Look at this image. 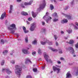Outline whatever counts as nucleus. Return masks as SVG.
<instances>
[{
    "mask_svg": "<svg viewBox=\"0 0 78 78\" xmlns=\"http://www.w3.org/2000/svg\"><path fill=\"white\" fill-rule=\"evenodd\" d=\"M69 65H70V66H72V65L73 64H72V63H69Z\"/></svg>",
    "mask_w": 78,
    "mask_h": 78,
    "instance_id": "obj_59",
    "label": "nucleus"
},
{
    "mask_svg": "<svg viewBox=\"0 0 78 78\" xmlns=\"http://www.w3.org/2000/svg\"><path fill=\"white\" fill-rule=\"evenodd\" d=\"M24 5H28V2H25L24 3Z\"/></svg>",
    "mask_w": 78,
    "mask_h": 78,
    "instance_id": "obj_44",
    "label": "nucleus"
},
{
    "mask_svg": "<svg viewBox=\"0 0 78 78\" xmlns=\"http://www.w3.org/2000/svg\"><path fill=\"white\" fill-rule=\"evenodd\" d=\"M48 48L50 50H51L52 51H58V50L57 49L53 48L51 47H48Z\"/></svg>",
    "mask_w": 78,
    "mask_h": 78,
    "instance_id": "obj_14",
    "label": "nucleus"
},
{
    "mask_svg": "<svg viewBox=\"0 0 78 78\" xmlns=\"http://www.w3.org/2000/svg\"><path fill=\"white\" fill-rule=\"evenodd\" d=\"M73 42H74L73 40H71L69 42V44H73Z\"/></svg>",
    "mask_w": 78,
    "mask_h": 78,
    "instance_id": "obj_23",
    "label": "nucleus"
},
{
    "mask_svg": "<svg viewBox=\"0 0 78 78\" xmlns=\"http://www.w3.org/2000/svg\"><path fill=\"white\" fill-rule=\"evenodd\" d=\"M41 60H42V59H41V58H40L38 59V61H41Z\"/></svg>",
    "mask_w": 78,
    "mask_h": 78,
    "instance_id": "obj_58",
    "label": "nucleus"
},
{
    "mask_svg": "<svg viewBox=\"0 0 78 78\" xmlns=\"http://www.w3.org/2000/svg\"><path fill=\"white\" fill-rule=\"evenodd\" d=\"M43 32H44V33H45V29H44L43 30Z\"/></svg>",
    "mask_w": 78,
    "mask_h": 78,
    "instance_id": "obj_57",
    "label": "nucleus"
},
{
    "mask_svg": "<svg viewBox=\"0 0 78 78\" xmlns=\"http://www.w3.org/2000/svg\"><path fill=\"white\" fill-rule=\"evenodd\" d=\"M7 28L10 31H11V33L14 34H16L14 33H15V30H17L16 27V24L12 23L9 26V27H8Z\"/></svg>",
    "mask_w": 78,
    "mask_h": 78,
    "instance_id": "obj_2",
    "label": "nucleus"
},
{
    "mask_svg": "<svg viewBox=\"0 0 78 78\" xmlns=\"http://www.w3.org/2000/svg\"><path fill=\"white\" fill-rule=\"evenodd\" d=\"M75 47L76 48H78V43L75 45Z\"/></svg>",
    "mask_w": 78,
    "mask_h": 78,
    "instance_id": "obj_41",
    "label": "nucleus"
},
{
    "mask_svg": "<svg viewBox=\"0 0 78 78\" xmlns=\"http://www.w3.org/2000/svg\"><path fill=\"white\" fill-rule=\"evenodd\" d=\"M57 63H58V64H61V62L60 61H57Z\"/></svg>",
    "mask_w": 78,
    "mask_h": 78,
    "instance_id": "obj_49",
    "label": "nucleus"
},
{
    "mask_svg": "<svg viewBox=\"0 0 78 78\" xmlns=\"http://www.w3.org/2000/svg\"><path fill=\"white\" fill-rule=\"evenodd\" d=\"M46 5L45 0H44L43 1V2L40 5L39 8L37 9V11H40L41 9H43L45 8Z\"/></svg>",
    "mask_w": 78,
    "mask_h": 78,
    "instance_id": "obj_4",
    "label": "nucleus"
},
{
    "mask_svg": "<svg viewBox=\"0 0 78 78\" xmlns=\"http://www.w3.org/2000/svg\"><path fill=\"white\" fill-rule=\"evenodd\" d=\"M55 45L56 46H58V43L57 42H56Z\"/></svg>",
    "mask_w": 78,
    "mask_h": 78,
    "instance_id": "obj_52",
    "label": "nucleus"
},
{
    "mask_svg": "<svg viewBox=\"0 0 78 78\" xmlns=\"http://www.w3.org/2000/svg\"><path fill=\"white\" fill-rule=\"evenodd\" d=\"M33 2V0H30V2H28V5H31Z\"/></svg>",
    "mask_w": 78,
    "mask_h": 78,
    "instance_id": "obj_25",
    "label": "nucleus"
},
{
    "mask_svg": "<svg viewBox=\"0 0 78 78\" xmlns=\"http://www.w3.org/2000/svg\"><path fill=\"white\" fill-rule=\"evenodd\" d=\"M8 51L7 50H5L3 51V54L4 55H6L8 53Z\"/></svg>",
    "mask_w": 78,
    "mask_h": 78,
    "instance_id": "obj_19",
    "label": "nucleus"
},
{
    "mask_svg": "<svg viewBox=\"0 0 78 78\" xmlns=\"http://www.w3.org/2000/svg\"><path fill=\"white\" fill-rule=\"evenodd\" d=\"M74 2V0H73L71 2V5L73 6V3Z\"/></svg>",
    "mask_w": 78,
    "mask_h": 78,
    "instance_id": "obj_37",
    "label": "nucleus"
},
{
    "mask_svg": "<svg viewBox=\"0 0 78 78\" xmlns=\"http://www.w3.org/2000/svg\"><path fill=\"white\" fill-rule=\"evenodd\" d=\"M24 31L25 33H28V32H29L28 30H24Z\"/></svg>",
    "mask_w": 78,
    "mask_h": 78,
    "instance_id": "obj_46",
    "label": "nucleus"
},
{
    "mask_svg": "<svg viewBox=\"0 0 78 78\" xmlns=\"http://www.w3.org/2000/svg\"><path fill=\"white\" fill-rule=\"evenodd\" d=\"M52 69L54 72H56L57 71V73H59L61 71V69L55 66H53L52 67Z\"/></svg>",
    "mask_w": 78,
    "mask_h": 78,
    "instance_id": "obj_6",
    "label": "nucleus"
},
{
    "mask_svg": "<svg viewBox=\"0 0 78 78\" xmlns=\"http://www.w3.org/2000/svg\"><path fill=\"white\" fill-rule=\"evenodd\" d=\"M41 69L42 70H44V69H45V66H42L41 67Z\"/></svg>",
    "mask_w": 78,
    "mask_h": 78,
    "instance_id": "obj_53",
    "label": "nucleus"
},
{
    "mask_svg": "<svg viewBox=\"0 0 78 78\" xmlns=\"http://www.w3.org/2000/svg\"><path fill=\"white\" fill-rule=\"evenodd\" d=\"M66 78H70L71 77V74L70 73V72L68 71L67 73L66 74Z\"/></svg>",
    "mask_w": 78,
    "mask_h": 78,
    "instance_id": "obj_17",
    "label": "nucleus"
},
{
    "mask_svg": "<svg viewBox=\"0 0 78 78\" xmlns=\"http://www.w3.org/2000/svg\"><path fill=\"white\" fill-rule=\"evenodd\" d=\"M57 67H59V68H61V66H57Z\"/></svg>",
    "mask_w": 78,
    "mask_h": 78,
    "instance_id": "obj_60",
    "label": "nucleus"
},
{
    "mask_svg": "<svg viewBox=\"0 0 78 78\" xmlns=\"http://www.w3.org/2000/svg\"><path fill=\"white\" fill-rule=\"evenodd\" d=\"M53 21L54 22H57V21H58V19H56V18H55L53 19Z\"/></svg>",
    "mask_w": 78,
    "mask_h": 78,
    "instance_id": "obj_30",
    "label": "nucleus"
},
{
    "mask_svg": "<svg viewBox=\"0 0 78 78\" xmlns=\"http://www.w3.org/2000/svg\"><path fill=\"white\" fill-rule=\"evenodd\" d=\"M21 14L23 16H28V13L25 12H22L21 13Z\"/></svg>",
    "mask_w": 78,
    "mask_h": 78,
    "instance_id": "obj_15",
    "label": "nucleus"
},
{
    "mask_svg": "<svg viewBox=\"0 0 78 78\" xmlns=\"http://www.w3.org/2000/svg\"><path fill=\"white\" fill-rule=\"evenodd\" d=\"M75 25H76L77 26V27H78V23L77 22H76L75 23Z\"/></svg>",
    "mask_w": 78,
    "mask_h": 78,
    "instance_id": "obj_55",
    "label": "nucleus"
},
{
    "mask_svg": "<svg viewBox=\"0 0 78 78\" xmlns=\"http://www.w3.org/2000/svg\"><path fill=\"white\" fill-rule=\"evenodd\" d=\"M50 8L51 9V10H52L54 9V6H53V5L52 4H51L50 5Z\"/></svg>",
    "mask_w": 78,
    "mask_h": 78,
    "instance_id": "obj_22",
    "label": "nucleus"
},
{
    "mask_svg": "<svg viewBox=\"0 0 78 78\" xmlns=\"http://www.w3.org/2000/svg\"><path fill=\"white\" fill-rule=\"evenodd\" d=\"M52 16H54V17H55V16L56 17L57 16V13L56 12H54V13H53Z\"/></svg>",
    "mask_w": 78,
    "mask_h": 78,
    "instance_id": "obj_32",
    "label": "nucleus"
},
{
    "mask_svg": "<svg viewBox=\"0 0 78 78\" xmlns=\"http://www.w3.org/2000/svg\"><path fill=\"white\" fill-rule=\"evenodd\" d=\"M4 43L5 41H4V40H1V42H0L1 44H4Z\"/></svg>",
    "mask_w": 78,
    "mask_h": 78,
    "instance_id": "obj_27",
    "label": "nucleus"
},
{
    "mask_svg": "<svg viewBox=\"0 0 78 78\" xmlns=\"http://www.w3.org/2000/svg\"><path fill=\"white\" fill-rule=\"evenodd\" d=\"M54 36L55 40H56L58 39V36L56 35H54Z\"/></svg>",
    "mask_w": 78,
    "mask_h": 78,
    "instance_id": "obj_35",
    "label": "nucleus"
},
{
    "mask_svg": "<svg viewBox=\"0 0 78 78\" xmlns=\"http://www.w3.org/2000/svg\"><path fill=\"white\" fill-rule=\"evenodd\" d=\"M65 10H67L68 9V6H66V8L64 9Z\"/></svg>",
    "mask_w": 78,
    "mask_h": 78,
    "instance_id": "obj_48",
    "label": "nucleus"
},
{
    "mask_svg": "<svg viewBox=\"0 0 78 78\" xmlns=\"http://www.w3.org/2000/svg\"><path fill=\"white\" fill-rule=\"evenodd\" d=\"M26 22L28 25H30V23L28 21H27Z\"/></svg>",
    "mask_w": 78,
    "mask_h": 78,
    "instance_id": "obj_50",
    "label": "nucleus"
},
{
    "mask_svg": "<svg viewBox=\"0 0 78 78\" xmlns=\"http://www.w3.org/2000/svg\"><path fill=\"white\" fill-rule=\"evenodd\" d=\"M58 51H59V53H60L61 54H62V51L61 49H59Z\"/></svg>",
    "mask_w": 78,
    "mask_h": 78,
    "instance_id": "obj_29",
    "label": "nucleus"
},
{
    "mask_svg": "<svg viewBox=\"0 0 78 78\" xmlns=\"http://www.w3.org/2000/svg\"><path fill=\"white\" fill-rule=\"evenodd\" d=\"M22 1V0H17L16 2H20Z\"/></svg>",
    "mask_w": 78,
    "mask_h": 78,
    "instance_id": "obj_54",
    "label": "nucleus"
},
{
    "mask_svg": "<svg viewBox=\"0 0 78 78\" xmlns=\"http://www.w3.org/2000/svg\"><path fill=\"white\" fill-rule=\"evenodd\" d=\"M32 16L34 18H35L36 17V13L34 12L33 11H32Z\"/></svg>",
    "mask_w": 78,
    "mask_h": 78,
    "instance_id": "obj_21",
    "label": "nucleus"
},
{
    "mask_svg": "<svg viewBox=\"0 0 78 78\" xmlns=\"http://www.w3.org/2000/svg\"><path fill=\"white\" fill-rule=\"evenodd\" d=\"M13 9V6L12 5H10V10L9 11V13H10V14H11V13H12V11Z\"/></svg>",
    "mask_w": 78,
    "mask_h": 78,
    "instance_id": "obj_13",
    "label": "nucleus"
},
{
    "mask_svg": "<svg viewBox=\"0 0 78 78\" xmlns=\"http://www.w3.org/2000/svg\"><path fill=\"white\" fill-rule=\"evenodd\" d=\"M5 64V60H3L1 62V66H3V65Z\"/></svg>",
    "mask_w": 78,
    "mask_h": 78,
    "instance_id": "obj_28",
    "label": "nucleus"
},
{
    "mask_svg": "<svg viewBox=\"0 0 78 78\" xmlns=\"http://www.w3.org/2000/svg\"><path fill=\"white\" fill-rule=\"evenodd\" d=\"M33 72H36L37 70V68H33Z\"/></svg>",
    "mask_w": 78,
    "mask_h": 78,
    "instance_id": "obj_34",
    "label": "nucleus"
},
{
    "mask_svg": "<svg viewBox=\"0 0 78 78\" xmlns=\"http://www.w3.org/2000/svg\"><path fill=\"white\" fill-rule=\"evenodd\" d=\"M28 20L29 21H31L32 20V18H29L28 19Z\"/></svg>",
    "mask_w": 78,
    "mask_h": 78,
    "instance_id": "obj_40",
    "label": "nucleus"
},
{
    "mask_svg": "<svg viewBox=\"0 0 78 78\" xmlns=\"http://www.w3.org/2000/svg\"><path fill=\"white\" fill-rule=\"evenodd\" d=\"M6 16L4 14V13H2V14L1 15V16L0 18V19H1V20H3V19H4V17H5Z\"/></svg>",
    "mask_w": 78,
    "mask_h": 78,
    "instance_id": "obj_18",
    "label": "nucleus"
},
{
    "mask_svg": "<svg viewBox=\"0 0 78 78\" xmlns=\"http://www.w3.org/2000/svg\"><path fill=\"white\" fill-rule=\"evenodd\" d=\"M65 39H67V37H65Z\"/></svg>",
    "mask_w": 78,
    "mask_h": 78,
    "instance_id": "obj_64",
    "label": "nucleus"
},
{
    "mask_svg": "<svg viewBox=\"0 0 78 78\" xmlns=\"http://www.w3.org/2000/svg\"><path fill=\"white\" fill-rule=\"evenodd\" d=\"M48 42V43H48V44L49 45H52V42H48V41H47Z\"/></svg>",
    "mask_w": 78,
    "mask_h": 78,
    "instance_id": "obj_39",
    "label": "nucleus"
},
{
    "mask_svg": "<svg viewBox=\"0 0 78 78\" xmlns=\"http://www.w3.org/2000/svg\"><path fill=\"white\" fill-rule=\"evenodd\" d=\"M74 28L75 30H78V27L76 26H74Z\"/></svg>",
    "mask_w": 78,
    "mask_h": 78,
    "instance_id": "obj_38",
    "label": "nucleus"
},
{
    "mask_svg": "<svg viewBox=\"0 0 78 78\" xmlns=\"http://www.w3.org/2000/svg\"><path fill=\"white\" fill-rule=\"evenodd\" d=\"M15 62H16L15 60H12L11 61V63L12 64H15Z\"/></svg>",
    "mask_w": 78,
    "mask_h": 78,
    "instance_id": "obj_36",
    "label": "nucleus"
},
{
    "mask_svg": "<svg viewBox=\"0 0 78 78\" xmlns=\"http://www.w3.org/2000/svg\"><path fill=\"white\" fill-rule=\"evenodd\" d=\"M36 51H34L32 52V54L33 55H36Z\"/></svg>",
    "mask_w": 78,
    "mask_h": 78,
    "instance_id": "obj_45",
    "label": "nucleus"
},
{
    "mask_svg": "<svg viewBox=\"0 0 78 78\" xmlns=\"http://www.w3.org/2000/svg\"><path fill=\"white\" fill-rule=\"evenodd\" d=\"M16 36L17 37V38H18V37H19V35H18V34H17Z\"/></svg>",
    "mask_w": 78,
    "mask_h": 78,
    "instance_id": "obj_63",
    "label": "nucleus"
},
{
    "mask_svg": "<svg viewBox=\"0 0 78 78\" xmlns=\"http://www.w3.org/2000/svg\"><path fill=\"white\" fill-rule=\"evenodd\" d=\"M60 59H61V60L64 61V58H63L62 57V58H60Z\"/></svg>",
    "mask_w": 78,
    "mask_h": 78,
    "instance_id": "obj_51",
    "label": "nucleus"
},
{
    "mask_svg": "<svg viewBox=\"0 0 78 78\" xmlns=\"http://www.w3.org/2000/svg\"><path fill=\"white\" fill-rule=\"evenodd\" d=\"M22 66L16 65L15 66V73L17 75L18 78L20 77L22 74Z\"/></svg>",
    "mask_w": 78,
    "mask_h": 78,
    "instance_id": "obj_1",
    "label": "nucleus"
},
{
    "mask_svg": "<svg viewBox=\"0 0 78 78\" xmlns=\"http://www.w3.org/2000/svg\"><path fill=\"white\" fill-rule=\"evenodd\" d=\"M38 53L39 54H41L42 53L41 50L40 48H39L38 50Z\"/></svg>",
    "mask_w": 78,
    "mask_h": 78,
    "instance_id": "obj_31",
    "label": "nucleus"
},
{
    "mask_svg": "<svg viewBox=\"0 0 78 78\" xmlns=\"http://www.w3.org/2000/svg\"><path fill=\"white\" fill-rule=\"evenodd\" d=\"M61 33H62V34H63L64 33V32H63V31H61Z\"/></svg>",
    "mask_w": 78,
    "mask_h": 78,
    "instance_id": "obj_61",
    "label": "nucleus"
},
{
    "mask_svg": "<svg viewBox=\"0 0 78 78\" xmlns=\"http://www.w3.org/2000/svg\"><path fill=\"white\" fill-rule=\"evenodd\" d=\"M36 28V25L34 23H32L30 25V31H33Z\"/></svg>",
    "mask_w": 78,
    "mask_h": 78,
    "instance_id": "obj_7",
    "label": "nucleus"
},
{
    "mask_svg": "<svg viewBox=\"0 0 78 78\" xmlns=\"http://www.w3.org/2000/svg\"><path fill=\"white\" fill-rule=\"evenodd\" d=\"M32 44H34V45H36V44H37V41L36 40H34L32 42Z\"/></svg>",
    "mask_w": 78,
    "mask_h": 78,
    "instance_id": "obj_26",
    "label": "nucleus"
},
{
    "mask_svg": "<svg viewBox=\"0 0 78 78\" xmlns=\"http://www.w3.org/2000/svg\"><path fill=\"white\" fill-rule=\"evenodd\" d=\"M48 40H47L45 42L41 41V44L42 45H45V44H46V43H48Z\"/></svg>",
    "mask_w": 78,
    "mask_h": 78,
    "instance_id": "obj_20",
    "label": "nucleus"
},
{
    "mask_svg": "<svg viewBox=\"0 0 78 78\" xmlns=\"http://www.w3.org/2000/svg\"><path fill=\"white\" fill-rule=\"evenodd\" d=\"M67 32H68V33L69 34H70L72 33V29H69L68 30H67Z\"/></svg>",
    "mask_w": 78,
    "mask_h": 78,
    "instance_id": "obj_24",
    "label": "nucleus"
},
{
    "mask_svg": "<svg viewBox=\"0 0 78 78\" xmlns=\"http://www.w3.org/2000/svg\"><path fill=\"white\" fill-rule=\"evenodd\" d=\"M42 25H45V22L42 21Z\"/></svg>",
    "mask_w": 78,
    "mask_h": 78,
    "instance_id": "obj_47",
    "label": "nucleus"
},
{
    "mask_svg": "<svg viewBox=\"0 0 78 78\" xmlns=\"http://www.w3.org/2000/svg\"><path fill=\"white\" fill-rule=\"evenodd\" d=\"M4 13V15H5V16H6V12H4V13Z\"/></svg>",
    "mask_w": 78,
    "mask_h": 78,
    "instance_id": "obj_62",
    "label": "nucleus"
},
{
    "mask_svg": "<svg viewBox=\"0 0 78 78\" xmlns=\"http://www.w3.org/2000/svg\"><path fill=\"white\" fill-rule=\"evenodd\" d=\"M22 51L24 54H29L30 53L29 52H28V50L26 49H23Z\"/></svg>",
    "mask_w": 78,
    "mask_h": 78,
    "instance_id": "obj_12",
    "label": "nucleus"
},
{
    "mask_svg": "<svg viewBox=\"0 0 78 78\" xmlns=\"http://www.w3.org/2000/svg\"><path fill=\"white\" fill-rule=\"evenodd\" d=\"M25 41L26 42H28V37L27 36L25 37Z\"/></svg>",
    "mask_w": 78,
    "mask_h": 78,
    "instance_id": "obj_33",
    "label": "nucleus"
},
{
    "mask_svg": "<svg viewBox=\"0 0 78 78\" xmlns=\"http://www.w3.org/2000/svg\"><path fill=\"white\" fill-rule=\"evenodd\" d=\"M28 62H30V63H32L31 62L29 59V58H26L25 61V64H27Z\"/></svg>",
    "mask_w": 78,
    "mask_h": 78,
    "instance_id": "obj_16",
    "label": "nucleus"
},
{
    "mask_svg": "<svg viewBox=\"0 0 78 78\" xmlns=\"http://www.w3.org/2000/svg\"><path fill=\"white\" fill-rule=\"evenodd\" d=\"M43 19H44V20H46L47 23H48L49 21H50L51 19V17L49 16V13L48 12H46L45 15L43 17Z\"/></svg>",
    "mask_w": 78,
    "mask_h": 78,
    "instance_id": "obj_3",
    "label": "nucleus"
},
{
    "mask_svg": "<svg viewBox=\"0 0 78 78\" xmlns=\"http://www.w3.org/2000/svg\"><path fill=\"white\" fill-rule=\"evenodd\" d=\"M6 78H10V77L8 76H5Z\"/></svg>",
    "mask_w": 78,
    "mask_h": 78,
    "instance_id": "obj_56",
    "label": "nucleus"
},
{
    "mask_svg": "<svg viewBox=\"0 0 78 78\" xmlns=\"http://www.w3.org/2000/svg\"><path fill=\"white\" fill-rule=\"evenodd\" d=\"M62 14L64 16H65V17H67V18L69 20H72L73 19V18L71 16L67 15L66 14H64V13H62Z\"/></svg>",
    "mask_w": 78,
    "mask_h": 78,
    "instance_id": "obj_10",
    "label": "nucleus"
},
{
    "mask_svg": "<svg viewBox=\"0 0 78 78\" xmlns=\"http://www.w3.org/2000/svg\"><path fill=\"white\" fill-rule=\"evenodd\" d=\"M68 20L67 19H64L62 20L61 22L62 23H67L68 22Z\"/></svg>",
    "mask_w": 78,
    "mask_h": 78,
    "instance_id": "obj_11",
    "label": "nucleus"
},
{
    "mask_svg": "<svg viewBox=\"0 0 78 78\" xmlns=\"http://www.w3.org/2000/svg\"><path fill=\"white\" fill-rule=\"evenodd\" d=\"M44 58L46 60V61H47V63H48V61L50 62V63H52V62L51 60L50 59H49L48 60V55H47V53L46 52H44Z\"/></svg>",
    "mask_w": 78,
    "mask_h": 78,
    "instance_id": "obj_5",
    "label": "nucleus"
},
{
    "mask_svg": "<svg viewBox=\"0 0 78 78\" xmlns=\"http://www.w3.org/2000/svg\"><path fill=\"white\" fill-rule=\"evenodd\" d=\"M21 6L22 7V8H25V6L21 4Z\"/></svg>",
    "mask_w": 78,
    "mask_h": 78,
    "instance_id": "obj_43",
    "label": "nucleus"
},
{
    "mask_svg": "<svg viewBox=\"0 0 78 78\" xmlns=\"http://www.w3.org/2000/svg\"><path fill=\"white\" fill-rule=\"evenodd\" d=\"M23 30L24 31H25V30H26V28L25 27L23 26Z\"/></svg>",
    "mask_w": 78,
    "mask_h": 78,
    "instance_id": "obj_42",
    "label": "nucleus"
},
{
    "mask_svg": "<svg viewBox=\"0 0 78 78\" xmlns=\"http://www.w3.org/2000/svg\"><path fill=\"white\" fill-rule=\"evenodd\" d=\"M2 72H5V71H6V72L7 73L8 75H9L10 73H12V72H11L9 69H3L2 70Z\"/></svg>",
    "mask_w": 78,
    "mask_h": 78,
    "instance_id": "obj_8",
    "label": "nucleus"
},
{
    "mask_svg": "<svg viewBox=\"0 0 78 78\" xmlns=\"http://www.w3.org/2000/svg\"><path fill=\"white\" fill-rule=\"evenodd\" d=\"M68 50L70 51L71 54H74L75 51H74V49H73V48L72 47H69L68 48Z\"/></svg>",
    "mask_w": 78,
    "mask_h": 78,
    "instance_id": "obj_9",
    "label": "nucleus"
}]
</instances>
